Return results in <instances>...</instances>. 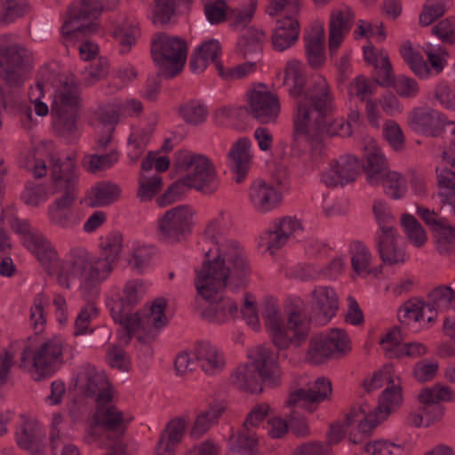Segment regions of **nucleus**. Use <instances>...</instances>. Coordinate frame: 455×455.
I'll return each mask as SVG.
<instances>
[{
	"label": "nucleus",
	"instance_id": "1",
	"mask_svg": "<svg viewBox=\"0 0 455 455\" xmlns=\"http://www.w3.org/2000/svg\"><path fill=\"white\" fill-rule=\"evenodd\" d=\"M284 84L291 86L289 93L295 100L294 136L304 135L315 149L325 136L352 134V124L359 123L360 113L352 110L346 124L334 121L332 96L324 77L317 76L307 81L300 63L292 60L285 68Z\"/></svg>",
	"mask_w": 455,
	"mask_h": 455
},
{
	"label": "nucleus",
	"instance_id": "2",
	"mask_svg": "<svg viewBox=\"0 0 455 455\" xmlns=\"http://www.w3.org/2000/svg\"><path fill=\"white\" fill-rule=\"evenodd\" d=\"M206 232L215 248L205 252V260L196 271V290L211 298L226 286L231 291L245 288L251 280V267L244 248L238 241L225 236L219 220L212 222Z\"/></svg>",
	"mask_w": 455,
	"mask_h": 455
},
{
	"label": "nucleus",
	"instance_id": "3",
	"mask_svg": "<svg viewBox=\"0 0 455 455\" xmlns=\"http://www.w3.org/2000/svg\"><path fill=\"white\" fill-rule=\"evenodd\" d=\"M112 272L108 263L84 250L72 253L70 261L63 262L58 272L59 283L70 288L71 280L78 279L81 296L85 300H93L100 294V283Z\"/></svg>",
	"mask_w": 455,
	"mask_h": 455
},
{
	"label": "nucleus",
	"instance_id": "4",
	"mask_svg": "<svg viewBox=\"0 0 455 455\" xmlns=\"http://www.w3.org/2000/svg\"><path fill=\"white\" fill-rule=\"evenodd\" d=\"M125 305L126 302L123 298L108 303L113 320L123 327L124 333L120 339L125 344H128L132 336H136L140 331L148 334L168 323L164 314L167 301L164 298L156 299L150 307L143 313L131 315L127 312Z\"/></svg>",
	"mask_w": 455,
	"mask_h": 455
},
{
	"label": "nucleus",
	"instance_id": "5",
	"mask_svg": "<svg viewBox=\"0 0 455 455\" xmlns=\"http://www.w3.org/2000/svg\"><path fill=\"white\" fill-rule=\"evenodd\" d=\"M250 363L240 365L231 375V383L240 390L262 392L261 382L275 385L279 371L275 354L265 346H259L249 353Z\"/></svg>",
	"mask_w": 455,
	"mask_h": 455
},
{
	"label": "nucleus",
	"instance_id": "6",
	"mask_svg": "<svg viewBox=\"0 0 455 455\" xmlns=\"http://www.w3.org/2000/svg\"><path fill=\"white\" fill-rule=\"evenodd\" d=\"M79 92L73 84L64 83L54 96L52 105V125L59 135L73 140L81 132L77 124Z\"/></svg>",
	"mask_w": 455,
	"mask_h": 455
},
{
	"label": "nucleus",
	"instance_id": "7",
	"mask_svg": "<svg viewBox=\"0 0 455 455\" xmlns=\"http://www.w3.org/2000/svg\"><path fill=\"white\" fill-rule=\"evenodd\" d=\"M132 419V418L125 416L123 411L109 403H97V411L92 419L88 434L92 439H96L100 437L102 431L108 432V438L112 433L114 436L109 448L116 455H122L125 453L126 449L122 435Z\"/></svg>",
	"mask_w": 455,
	"mask_h": 455
},
{
	"label": "nucleus",
	"instance_id": "8",
	"mask_svg": "<svg viewBox=\"0 0 455 455\" xmlns=\"http://www.w3.org/2000/svg\"><path fill=\"white\" fill-rule=\"evenodd\" d=\"M401 391L399 385L393 384L391 387H386L379 396L378 406L373 411L370 410L367 403L352 406L349 412L347 413V425L354 421H359V431L369 432L401 405L403 401Z\"/></svg>",
	"mask_w": 455,
	"mask_h": 455
},
{
	"label": "nucleus",
	"instance_id": "9",
	"mask_svg": "<svg viewBox=\"0 0 455 455\" xmlns=\"http://www.w3.org/2000/svg\"><path fill=\"white\" fill-rule=\"evenodd\" d=\"M63 340L56 337L42 341L33 350L26 346L20 367L25 368L31 363L36 380L50 377L63 363Z\"/></svg>",
	"mask_w": 455,
	"mask_h": 455
},
{
	"label": "nucleus",
	"instance_id": "10",
	"mask_svg": "<svg viewBox=\"0 0 455 455\" xmlns=\"http://www.w3.org/2000/svg\"><path fill=\"white\" fill-rule=\"evenodd\" d=\"M187 44L181 38L156 34L151 42V54L162 76L172 78L182 69L187 60Z\"/></svg>",
	"mask_w": 455,
	"mask_h": 455
},
{
	"label": "nucleus",
	"instance_id": "11",
	"mask_svg": "<svg viewBox=\"0 0 455 455\" xmlns=\"http://www.w3.org/2000/svg\"><path fill=\"white\" fill-rule=\"evenodd\" d=\"M177 165L188 172L185 178L190 188L204 195H212L217 190L219 182L216 171L206 156L180 152L177 156Z\"/></svg>",
	"mask_w": 455,
	"mask_h": 455
},
{
	"label": "nucleus",
	"instance_id": "12",
	"mask_svg": "<svg viewBox=\"0 0 455 455\" xmlns=\"http://www.w3.org/2000/svg\"><path fill=\"white\" fill-rule=\"evenodd\" d=\"M30 67V52L23 45L11 44L0 47V77L10 87L21 86Z\"/></svg>",
	"mask_w": 455,
	"mask_h": 455
},
{
	"label": "nucleus",
	"instance_id": "13",
	"mask_svg": "<svg viewBox=\"0 0 455 455\" xmlns=\"http://www.w3.org/2000/svg\"><path fill=\"white\" fill-rule=\"evenodd\" d=\"M193 212L188 205H179L166 211L156 223L158 238L167 243L181 241L190 233Z\"/></svg>",
	"mask_w": 455,
	"mask_h": 455
},
{
	"label": "nucleus",
	"instance_id": "14",
	"mask_svg": "<svg viewBox=\"0 0 455 455\" xmlns=\"http://www.w3.org/2000/svg\"><path fill=\"white\" fill-rule=\"evenodd\" d=\"M348 350L350 347L347 333L339 329H332L326 334H320L310 339L306 359L310 363L319 364Z\"/></svg>",
	"mask_w": 455,
	"mask_h": 455
},
{
	"label": "nucleus",
	"instance_id": "15",
	"mask_svg": "<svg viewBox=\"0 0 455 455\" xmlns=\"http://www.w3.org/2000/svg\"><path fill=\"white\" fill-rule=\"evenodd\" d=\"M76 387L87 397L92 398L96 403H108L113 398L112 388L104 371L90 363L78 368Z\"/></svg>",
	"mask_w": 455,
	"mask_h": 455
},
{
	"label": "nucleus",
	"instance_id": "16",
	"mask_svg": "<svg viewBox=\"0 0 455 455\" xmlns=\"http://www.w3.org/2000/svg\"><path fill=\"white\" fill-rule=\"evenodd\" d=\"M420 409L425 416L426 427L440 421L444 414L441 402H455V391L447 386L435 384L423 388L418 395Z\"/></svg>",
	"mask_w": 455,
	"mask_h": 455
},
{
	"label": "nucleus",
	"instance_id": "17",
	"mask_svg": "<svg viewBox=\"0 0 455 455\" xmlns=\"http://www.w3.org/2000/svg\"><path fill=\"white\" fill-rule=\"evenodd\" d=\"M281 111L278 97L266 90H254L249 100L248 113L262 124H275Z\"/></svg>",
	"mask_w": 455,
	"mask_h": 455
},
{
	"label": "nucleus",
	"instance_id": "18",
	"mask_svg": "<svg viewBox=\"0 0 455 455\" xmlns=\"http://www.w3.org/2000/svg\"><path fill=\"white\" fill-rule=\"evenodd\" d=\"M404 336L399 326L394 327L381 339L380 344L390 358H418L427 354V347L419 342H403Z\"/></svg>",
	"mask_w": 455,
	"mask_h": 455
},
{
	"label": "nucleus",
	"instance_id": "19",
	"mask_svg": "<svg viewBox=\"0 0 455 455\" xmlns=\"http://www.w3.org/2000/svg\"><path fill=\"white\" fill-rule=\"evenodd\" d=\"M331 393V383L324 378H317L307 389L299 388L293 391L286 402L288 406H296L313 411L315 403L324 401Z\"/></svg>",
	"mask_w": 455,
	"mask_h": 455
},
{
	"label": "nucleus",
	"instance_id": "20",
	"mask_svg": "<svg viewBox=\"0 0 455 455\" xmlns=\"http://www.w3.org/2000/svg\"><path fill=\"white\" fill-rule=\"evenodd\" d=\"M359 168V160L355 156H341L331 163L330 169L322 175V181L330 188L344 186L355 180Z\"/></svg>",
	"mask_w": 455,
	"mask_h": 455
},
{
	"label": "nucleus",
	"instance_id": "21",
	"mask_svg": "<svg viewBox=\"0 0 455 455\" xmlns=\"http://www.w3.org/2000/svg\"><path fill=\"white\" fill-rule=\"evenodd\" d=\"M224 289L225 287L213 293L211 298H205L197 291L202 298L210 301V304L201 312V316L209 323L220 324L234 319L237 315V303L228 297L219 295ZM228 289L231 290L229 287Z\"/></svg>",
	"mask_w": 455,
	"mask_h": 455
},
{
	"label": "nucleus",
	"instance_id": "22",
	"mask_svg": "<svg viewBox=\"0 0 455 455\" xmlns=\"http://www.w3.org/2000/svg\"><path fill=\"white\" fill-rule=\"evenodd\" d=\"M311 296L310 305L315 321L319 325H324L336 315L338 296L332 288L327 286L316 287Z\"/></svg>",
	"mask_w": 455,
	"mask_h": 455
},
{
	"label": "nucleus",
	"instance_id": "23",
	"mask_svg": "<svg viewBox=\"0 0 455 455\" xmlns=\"http://www.w3.org/2000/svg\"><path fill=\"white\" fill-rule=\"evenodd\" d=\"M408 124L416 132L436 137L445 124L444 116L429 107H418L408 115Z\"/></svg>",
	"mask_w": 455,
	"mask_h": 455
},
{
	"label": "nucleus",
	"instance_id": "24",
	"mask_svg": "<svg viewBox=\"0 0 455 455\" xmlns=\"http://www.w3.org/2000/svg\"><path fill=\"white\" fill-rule=\"evenodd\" d=\"M301 228V223L297 218L284 216L272 222L270 228L264 232L262 239L266 242L267 250L274 253L275 251L282 248L291 236Z\"/></svg>",
	"mask_w": 455,
	"mask_h": 455
},
{
	"label": "nucleus",
	"instance_id": "25",
	"mask_svg": "<svg viewBox=\"0 0 455 455\" xmlns=\"http://www.w3.org/2000/svg\"><path fill=\"white\" fill-rule=\"evenodd\" d=\"M443 159L453 170L447 167H436V178L439 188L438 197L442 208H449L455 217V157L449 152H443Z\"/></svg>",
	"mask_w": 455,
	"mask_h": 455
},
{
	"label": "nucleus",
	"instance_id": "26",
	"mask_svg": "<svg viewBox=\"0 0 455 455\" xmlns=\"http://www.w3.org/2000/svg\"><path fill=\"white\" fill-rule=\"evenodd\" d=\"M285 329L291 339V344L296 347H299L305 342L309 335L311 318L305 314L303 301L299 299H294L291 303Z\"/></svg>",
	"mask_w": 455,
	"mask_h": 455
},
{
	"label": "nucleus",
	"instance_id": "27",
	"mask_svg": "<svg viewBox=\"0 0 455 455\" xmlns=\"http://www.w3.org/2000/svg\"><path fill=\"white\" fill-rule=\"evenodd\" d=\"M248 199L257 212L267 213L279 206L282 195L271 184L257 180L249 188Z\"/></svg>",
	"mask_w": 455,
	"mask_h": 455
},
{
	"label": "nucleus",
	"instance_id": "28",
	"mask_svg": "<svg viewBox=\"0 0 455 455\" xmlns=\"http://www.w3.org/2000/svg\"><path fill=\"white\" fill-rule=\"evenodd\" d=\"M354 23V13L350 7L345 6L331 12L329 28V52L333 57Z\"/></svg>",
	"mask_w": 455,
	"mask_h": 455
},
{
	"label": "nucleus",
	"instance_id": "29",
	"mask_svg": "<svg viewBox=\"0 0 455 455\" xmlns=\"http://www.w3.org/2000/svg\"><path fill=\"white\" fill-rule=\"evenodd\" d=\"M400 240L396 230L376 233V247L385 264L392 266L405 261V251Z\"/></svg>",
	"mask_w": 455,
	"mask_h": 455
},
{
	"label": "nucleus",
	"instance_id": "30",
	"mask_svg": "<svg viewBox=\"0 0 455 455\" xmlns=\"http://www.w3.org/2000/svg\"><path fill=\"white\" fill-rule=\"evenodd\" d=\"M194 358L207 375H217L225 366L222 353L209 341H199L194 348Z\"/></svg>",
	"mask_w": 455,
	"mask_h": 455
},
{
	"label": "nucleus",
	"instance_id": "31",
	"mask_svg": "<svg viewBox=\"0 0 455 455\" xmlns=\"http://www.w3.org/2000/svg\"><path fill=\"white\" fill-rule=\"evenodd\" d=\"M77 198V192L64 191L60 198L56 199L48 209L51 222L62 228H71L76 225L72 212Z\"/></svg>",
	"mask_w": 455,
	"mask_h": 455
},
{
	"label": "nucleus",
	"instance_id": "32",
	"mask_svg": "<svg viewBox=\"0 0 455 455\" xmlns=\"http://www.w3.org/2000/svg\"><path fill=\"white\" fill-rule=\"evenodd\" d=\"M274 345L281 350L288 348L291 339L287 334L279 307L274 303L266 305L262 313Z\"/></svg>",
	"mask_w": 455,
	"mask_h": 455
},
{
	"label": "nucleus",
	"instance_id": "33",
	"mask_svg": "<svg viewBox=\"0 0 455 455\" xmlns=\"http://www.w3.org/2000/svg\"><path fill=\"white\" fill-rule=\"evenodd\" d=\"M299 35V23L291 16H285L276 20L271 40L273 48L278 52H283L294 45Z\"/></svg>",
	"mask_w": 455,
	"mask_h": 455
},
{
	"label": "nucleus",
	"instance_id": "34",
	"mask_svg": "<svg viewBox=\"0 0 455 455\" xmlns=\"http://www.w3.org/2000/svg\"><path fill=\"white\" fill-rule=\"evenodd\" d=\"M250 147L251 141L243 138L232 146L228 154L229 167L235 174L236 183H242L248 174L251 166Z\"/></svg>",
	"mask_w": 455,
	"mask_h": 455
},
{
	"label": "nucleus",
	"instance_id": "35",
	"mask_svg": "<svg viewBox=\"0 0 455 455\" xmlns=\"http://www.w3.org/2000/svg\"><path fill=\"white\" fill-rule=\"evenodd\" d=\"M52 177L56 188L64 191L77 192L76 184L78 177L75 171V164L72 158L64 160L52 159Z\"/></svg>",
	"mask_w": 455,
	"mask_h": 455
},
{
	"label": "nucleus",
	"instance_id": "36",
	"mask_svg": "<svg viewBox=\"0 0 455 455\" xmlns=\"http://www.w3.org/2000/svg\"><path fill=\"white\" fill-rule=\"evenodd\" d=\"M362 165L371 185H375L381 174L388 170L381 149L374 143H369L365 147Z\"/></svg>",
	"mask_w": 455,
	"mask_h": 455
},
{
	"label": "nucleus",
	"instance_id": "37",
	"mask_svg": "<svg viewBox=\"0 0 455 455\" xmlns=\"http://www.w3.org/2000/svg\"><path fill=\"white\" fill-rule=\"evenodd\" d=\"M430 315L427 322L433 323L436 319V313L434 311H445L455 307V291L447 285H439L434 288L427 295V301L425 303Z\"/></svg>",
	"mask_w": 455,
	"mask_h": 455
},
{
	"label": "nucleus",
	"instance_id": "38",
	"mask_svg": "<svg viewBox=\"0 0 455 455\" xmlns=\"http://www.w3.org/2000/svg\"><path fill=\"white\" fill-rule=\"evenodd\" d=\"M44 434L32 422H24L16 433L18 445L26 450L30 455H42L44 451Z\"/></svg>",
	"mask_w": 455,
	"mask_h": 455
},
{
	"label": "nucleus",
	"instance_id": "39",
	"mask_svg": "<svg viewBox=\"0 0 455 455\" xmlns=\"http://www.w3.org/2000/svg\"><path fill=\"white\" fill-rule=\"evenodd\" d=\"M186 422L181 418L173 419L166 425L157 443L158 455L173 453L174 446L180 443L183 437Z\"/></svg>",
	"mask_w": 455,
	"mask_h": 455
},
{
	"label": "nucleus",
	"instance_id": "40",
	"mask_svg": "<svg viewBox=\"0 0 455 455\" xmlns=\"http://www.w3.org/2000/svg\"><path fill=\"white\" fill-rule=\"evenodd\" d=\"M264 33L255 28H246L237 42V51L246 60H260Z\"/></svg>",
	"mask_w": 455,
	"mask_h": 455
},
{
	"label": "nucleus",
	"instance_id": "41",
	"mask_svg": "<svg viewBox=\"0 0 455 455\" xmlns=\"http://www.w3.org/2000/svg\"><path fill=\"white\" fill-rule=\"evenodd\" d=\"M23 244L44 265L52 262L57 259V253L49 241L43 234L37 231L33 235H28L24 239Z\"/></svg>",
	"mask_w": 455,
	"mask_h": 455
},
{
	"label": "nucleus",
	"instance_id": "42",
	"mask_svg": "<svg viewBox=\"0 0 455 455\" xmlns=\"http://www.w3.org/2000/svg\"><path fill=\"white\" fill-rule=\"evenodd\" d=\"M231 450L237 455H258V437L251 428H241L229 438Z\"/></svg>",
	"mask_w": 455,
	"mask_h": 455
},
{
	"label": "nucleus",
	"instance_id": "43",
	"mask_svg": "<svg viewBox=\"0 0 455 455\" xmlns=\"http://www.w3.org/2000/svg\"><path fill=\"white\" fill-rule=\"evenodd\" d=\"M121 190L117 185L110 182H100L91 190L86 201L91 207H103L116 202Z\"/></svg>",
	"mask_w": 455,
	"mask_h": 455
},
{
	"label": "nucleus",
	"instance_id": "44",
	"mask_svg": "<svg viewBox=\"0 0 455 455\" xmlns=\"http://www.w3.org/2000/svg\"><path fill=\"white\" fill-rule=\"evenodd\" d=\"M224 411L225 406L220 403L212 404L204 411H202L196 416L193 427L190 430L191 436L199 438L204 435L212 426L217 424Z\"/></svg>",
	"mask_w": 455,
	"mask_h": 455
},
{
	"label": "nucleus",
	"instance_id": "45",
	"mask_svg": "<svg viewBox=\"0 0 455 455\" xmlns=\"http://www.w3.org/2000/svg\"><path fill=\"white\" fill-rule=\"evenodd\" d=\"M381 185L384 192L392 199L402 198L407 190V181L405 178L397 172L386 171L378 179V182L374 186Z\"/></svg>",
	"mask_w": 455,
	"mask_h": 455
},
{
	"label": "nucleus",
	"instance_id": "46",
	"mask_svg": "<svg viewBox=\"0 0 455 455\" xmlns=\"http://www.w3.org/2000/svg\"><path fill=\"white\" fill-rule=\"evenodd\" d=\"M101 250L102 260L108 263V266L113 268V264L120 259V253L123 249V235L117 231L109 233L105 237H101L100 243Z\"/></svg>",
	"mask_w": 455,
	"mask_h": 455
},
{
	"label": "nucleus",
	"instance_id": "47",
	"mask_svg": "<svg viewBox=\"0 0 455 455\" xmlns=\"http://www.w3.org/2000/svg\"><path fill=\"white\" fill-rule=\"evenodd\" d=\"M304 39L309 65L314 68H317L324 60L323 32H315V34L306 36Z\"/></svg>",
	"mask_w": 455,
	"mask_h": 455
},
{
	"label": "nucleus",
	"instance_id": "48",
	"mask_svg": "<svg viewBox=\"0 0 455 455\" xmlns=\"http://www.w3.org/2000/svg\"><path fill=\"white\" fill-rule=\"evenodd\" d=\"M351 251L353 270L359 275H369L371 273L369 268L371 259L369 249L363 243L355 241L352 243Z\"/></svg>",
	"mask_w": 455,
	"mask_h": 455
},
{
	"label": "nucleus",
	"instance_id": "49",
	"mask_svg": "<svg viewBox=\"0 0 455 455\" xmlns=\"http://www.w3.org/2000/svg\"><path fill=\"white\" fill-rule=\"evenodd\" d=\"M140 36V31L137 25L128 22H124L113 32V37L119 44L120 52L123 54L131 50Z\"/></svg>",
	"mask_w": 455,
	"mask_h": 455
},
{
	"label": "nucleus",
	"instance_id": "50",
	"mask_svg": "<svg viewBox=\"0 0 455 455\" xmlns=\"http://www.w3.org/2000/svg\"><path fill=\"white\" fill-rule=\"evenodd\" d=\"M31 11V5L28 0H4L0 22L9 24L18 18L23 17Z\"/></svg>",
	"mask_w": 455,
	"mask_h": 455
},
{
	"label": "nucleus",
	"instance_id": "51",
	"mask_svg": "<svg viewBox=\"0 0 455 455\" xmlns=\"http://www.w3.org/2000/svg\"><path fill=\"white\" fill-rule=\"evenodd\" d=\"M151 130L138 129L128 138V156L135 163L143 154L151 138Z\"/></svg>",
	"mask_w": 455,
	"mask_h": 455
},
{
	"label": "nucleus",
	"instance_id": "52",
	"mask_svg": "<svg viewBox=\"0 0 455 455\" xmlns=\"http://www.w3.org/2000/svg\"><path fill=\"white\" fill-rule=\"evenodd\" d=\"M119 154L116 148H112L108 154L90 155L83 159L84 167L90 172L103 171L111 167L118 161Z\"/></svg>",
	"mask_w": 455,
	"mask_h": 455
},
{
	"label": "nucleus",
	"instance_id": "53",
	"mask_svg": "<svg viewBox=\"0 0 455 455\" xmlns=\"http://www.w3.org/2000/svg\"><path fill=\"white\" fill-rule=\"evenodd\" d=\"M427 310L423 301L410 299L406 301L398 311V319L403 324H410L411 322H419L425 316Z\"/></svg>",
	"mask_w": 455,
	"mask_h": 455
},
{
	"label": "nucleus",
	"instance_id": "54",
	"mask_svg": "<svg viewBox=\"0 0 455 455\" xmlns=\"http://www.w3.org/2000/svg\"><path fill=\"white\" fill-rule=\"evenodd\" d=\"M401 222L409 241L412 244L420 247L425 243L427 240L426 233L414 216L404 214L402 217Z\"/></svg>",
	"mask_w": 455,
	"mask_h": 455
},
{
	"label": "nucleus",
	"instance_id": "55",
	"mask_svg": "<svg viewBox=\"0 0 455 455\" xmlns=\"http://www.w3.org/2000/svg\"><path fill=\"white\" fill-rule=\"evenodd\" d=\"M87 301L88 302L81 308L76 318L74 331L76 336L87 333L91 321L99 315V310L94 302H92V300Z\"/></svg>",
	"mask_w": 455,
	"mask_h": 455
},
{
	"label": "nucleus",
	"instance_id": "56",
	"mask_svg": "<svg viewBox=\"0 0 455 455\" xmlns=\"http://www.w3.org/2000/svg\"><path fill=\"white\" fill-rule=\"evenodd\" d=\"M47 304L48 299L44 293L41 292L35 296L30 308V321L36 331H41L46 323L44 307Z\"/></svg>",
	"mask_w": 455,
	"mask_h": 455
},
{
	"label": "nucleus",
	"instance_id": "57",
	"mask_svg": "<svg viewBox=\"0 0 455 455\" xmlns=\"http://www.w3.org/2000/svg\"><path fill=\"white\" fill-rule=\"evenodd\" d=\"M257 60H247L243 64L237 65L235 68L224 69L221 63H216V69L218 70L220 76L228 80L240 79L247 75L252 73L256 69Z\"/></svg>",
	"mask_w": 455,
	"mask_h": 455
},
{
	"label": "nucleus",
	"instance_id": "58",
	"mask_svg": "<svg viewBox=\"0 0 455 455\" xmlns=\"http://www.w3.org/2000/svg\"><path fill=\"white\" fill-rule=\"evenodd\" d=\"M180 112L186 123L194 125L204 123L208 115L206 108L197 102H190L181 107Z\"/></svg>",
	"mask_w": 455,
	"mask_h": 455
},
{
	"label": "nucleus",
	"instance_id": "59",
	"mask_svg": "<svg viewBox=\"0 0 455 455\" xmlns=\"http://www.w3.org/2000/svg\"><path fill=\"white\" fill-rule=\"evenodd\" d=\"M106 360L114 369L127 371L130 367V359L126 352L117 345H110L107 348Z\"/></svg>",
	"mask_w": 455,
	"mask_h": 455
},
{
	"label": "nucleus",
	"instance_id": "60",
	"mask_svg": "<svg viewBox=\"0 0 455 455\" xmlns=\"http://www.w3.org/2000/svg\"><path fill=\"white\" fill-rule=\"evenodd\" d=\"M403 447L384 440H377L364 445V451L369 455H403Z\"/></svg>",
	"mask_w": 455,
	"mask_h": 455
},
{
	"label": "nucleus",
	"instance_id": "61",
	"mask_svg": "<svg viewBox=\"0 0 455 455\" xmlns=\"http://www.w3.org/2000/svg\"><path fill=\"white\" fill-rule=\"evenodd\" d=\"M373 212L379 227L377 232H391L395 231L394 223L395 220L391 215L387 204L384 202H375L373 205Z\"/></svg>",
	"mask_w": 455,
	"mask_h": 455
},
{
	"label": "nucleus",
	"instance_id": "62",
	"mask_svg": "<svg viewBox=\"0 0 455 455\" xmlns=\"http://www.w3.org/2000/svg\"><path fill=\"white\" fill-rule=\"evenodd\" d=\"M394 88L396 93L404 99L415 98L419 92L418 82L405 76H400L394 83Z\"/></svg>",
	"mask_w": 455,
	"mask_h": 455
},
{
	"label": "nucleus",
	"instance_id": "63",
	"mask_svg": "<svg viewBox=\"0 0 455 455\" xmlns=\"http://www.w3.org/2000/svg\"><path fill=\"white\" fill-rule=\"evenodd\" d=\"M162 188V179L159 175H154L151 178H141L138 197L140 201L150 200Z\"/></svg>",
	"mask_w": 455,
	"mask_h": 455
},
{
	"label": "nucleus",
	"instance_id": "64",
	"mask_svg": "<svg viewBox=\"0 0 455 455\" xmlns=\"http://www.w3.org/2000/svg\"><path fill=\"white\" fill-rule=\"evenodd\" d=\"M435 99L444 108L455 110V88L446 83H439L435 86Z\"/></svg>",
	"mask_w": 455,
	"mask_h": 455
}]
</instances>
